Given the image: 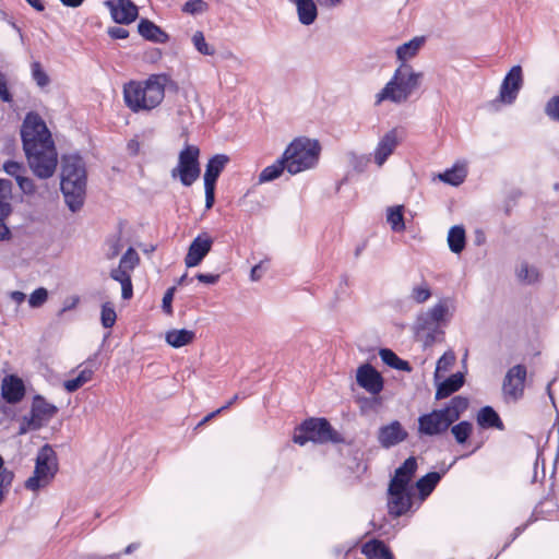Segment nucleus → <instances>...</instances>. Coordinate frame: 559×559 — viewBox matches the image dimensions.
Masks as SVG:
<instances>
[{"instance_id":"20e7f679","label":"nucleus","mask_w":559,"mask_h":559,"mask_svg":"<svg viewBox=\"0 0 559 559\" xmlns=\"http://www.w3.org/2000/svg\"><path fill=\"white\" fill-rule=\"evenodd\" d=\"M423 75L421 72L415 71L411 64H400L389 82L376 95V104L379 105L384 100L394 104L405 103L420 85Z\"/></svg>"},{"instance_id":"5fc2aeb1","label":"nucleus","mask_w":559,"mask_h":559,"mask_svg":"<svg viewBox=\"0 0 559 559\" xmlns=\"http://www.w3.org/2000/svg\"><path fill=\"white\" fill-rule=\"evenodd\" d=\"M175 293H176V287L173 286V287H169L166 293L164 294V297H163V300H162V308H163V311L166 313V314H173V306H171V302H173V299H174V296H175Z\"/></svg>"},{"instance_id":"4c0bfd02","label":"nucleus","mask_w":559,"mask_h":559,"mask_svg":"<svg viewBox=\"0 0 559 559\" xmlns=\"http://www.w3.org/2000/svg\"><path fill=\"white\" fill-rule=\"evenodd\" d=\"M403 211V205L391 206L386 211V222L395 233H401L405 229Z\"/></svg>"},{"instance_id":"c9c22d12","label":"nucleus","mask_w":559,"mask_h":559,"mask_svg":"<svg viewBox=\"0 0 559 559\" xmlns=\"http://www.w3.org/2000/svg\"><path fill=\"white\" fill-rule=\"evenodd\" d=\"M94 374V369L84 367L80 370L79 374L63 382V388L67 392L73 393L82 388L86 382L91 381Z\"/></svg>"},{"instance_id":"bf43d9fd","label":"nucleus","mask_w":559,"mask_h":559,"mask_svg":"<svg viewBox=\"0 0 559 559\" xmlns=\"http://www.w3.org/2000/svg\"><path fill=\"white\" fill-rule=\"evenodd\" d=\"M0 98L5 103L12 100V96L7 85V80L2 73H0Z\"/></svg>"},{"instance_id":"f257e3e1","label":"nucleus","mask_w":559,"mask_h":559,"mask_svg":"<svg viewBox=\"0 0 559 559\" xmlns=\"http://www.w3.org/2000/svg\"><path fill=\"white\" fill-rule=\"evenodd\" d=\"M21 139L27 164L39 179L53 176L58 166V153L51 133L36 112H28L21 127Z\"/></svg>"},{"instance_id":"a878e982","label":"nucleus","mask_w":559,"mask_h":559,"mask_svg":"<svg viewBox=\"0 0 559 559\" xmlns=\"http://www.w3.org/2000/svg\"><path fill=\"white\" fill-rule=\"evenodd\" d=\"M463 384L464 374L462 372L451 374L449 378L438 383L436 390V400H443L449 397L451 394L459 391Z\"/></svg>"},{"instance_id":"de8ad7c7","label":"nucleus","mask_w":559,"mask_h":559,"mask_svg":"<svg viewBox=\"0 0 559 559\" xmlns=\"http://www.w3.org/2000/svg\"><path fill=\"white\" fill-rule=\"evenodd\" d=\"M209 4L204 0H189L182 5V12L198 15L206 12Z\"/></svg>"},{"instance_id":"c03bdc74","label":"nucleus","mask_w":559,"mask_h":559,"mask_svg":"<svg viewBox=\"0 0 559 559\" xmlns=\"http://www.w3.org/2000/svg\"><path fill=\"white\" fill-rule=\"evenodd\" d=\"M14 479V472L11 469L0 471V506L5 499Z\"/></svg>"},{"instance_id":"1a4fd4ad","label":"nucleus","mask_w":559,"mask_h":559,"mask_svg":"<svg viewBox=\"0 0 559 559\" xmlns=\"http://www.w3.org/2000/svg\"><path fill=\"white\" fill-rule=\"evenodd\" d=\"M451 304L450 298H442L426 311L420 312L415 322L417 331L435 332L439 325L447 323L451 317Z\"/></svg>"},{"instance_id":"f3484780","label":"nucleus","mask_w":559,"mask_h":559,"mask_svg":"<svg viewBox=\"0 0 559 559\" xmlns=\"http://www.w3.org/2000/svg\"><path fill=\"white\" fill-rule=\"evenodd\" d=\"M402 139V132L394 128L388 131L378 142L374 151H373V159L374 163L381 167L388 158L393 154L394 150L400 144Z\"/></svg>"},{"instance_id":"4468645a","label":"nucleus","mask_w":559,"mask_h":559,"mask_svg":"<svg viewBox=\"0 0 559 559\" xmlns=\"http://www.w3.org/2000/svg\"><path fill=\"white\" fill-rule=\"evenodd\" d=\"M523 86V71L521 66H513L506 74L499 91V102L512 105Z\"/></svg>"},{"instance_id":"9d476101","label":"nucleus","mask_w":559,"mask_h":559,"mask_svg":"<svg viewBox=\"0 0 559 559\" xmlns=\"http://www.w3.org/2000/svg\"><path fill=\"white\" fill-rule=\"evenodd\" d=\"M229 162V157L225 154H216L212 156L205 167L204 173V190H205V207L211 209L215 202L216 181Z\"/></svg>"},{"instance_id":"603ef678","label":"nucleus","mask_w":559,"mask_h":559,"mask_svg":"<svg viewBox=\"0 0 559 559\" xmlns=\"http://www.w3.org/2000/svg\"><path fill=\"white\" fill-rule=\"evenodd\" d=\"M545 114L550 120L559 122V95H555L547 100Z\"/></svg>"},{"instance_id":"2eb2a0df","label":"nucleus","mask_w":559,"mask_h":559,"mask_svg":"<svg viewBox=\"0 0 559 559\" xmlns=\"http://www.w3.org/2000/svg\"><path fill=\"white\" fill-rule=\"evenodd\" d=\"M407 438L408 432L399 420H392L381 426L377 433V440L383 449H391L404 442Z\"/></svg>"},{"instance_id":"dca6fc26","label":"nucleus","mask_w":559,"mask_h":559,"mask_svg":"<svg viewBox=\"0 0 559 559\" xmlns=\"http://www.w3.org/2000/svg\"><path fill=\"white\" fill-rule=\"evenodd\" d=\"M104 4L118 24H131L139 15L138 7L131 0H106Z\"/></svg>"},{"instance_id":"b1692460","label":"nucleus","mask_w":559,"mask_h":559,"mask_svg":"<svg viewBox=\"0 0 559 559\" xmlns=\"http://www.w3.org/2000/svg\"><path fill=\"white\" fill-rule=\"evenodd\" d=\"M138 32L146 40L156 44H166L169 40V35L147 19H142L139 22Z\"/></svg>"},{"instance_id":"aec40b11","label":"nucleus","mask_w":559,"mask_h":559,"mask_svg":"<svg viewBox=\"0 0 559 559\" xmlns=\"http://www.w3.org/2000/svg\"><path fill=\"white\" fill-rule=\"evenodd\" d=\"M1 394L5 402L10 404L19 403L25 395L22 379L14 374L4 377L1 384Z\"/></svg>"},{"instance_id":"f8f14e48","label":"nucleus","mask_w":559,"mask_h":559,"mask_svg":"<svg viewBox=\"0 0 559 559\" xmlns=\"http://www.w3.org/2000/svg\"><path fill=\"white\" fill-rule=\"evenodd\" d=\"M417 421L418 433L428 437L440 436L453 425L441 408L420 415Z\"/></svg>"},{"instance_id":"69168bd1","label":"nucleus","mask_w":559,"mask_h":559,"mask_svg":"<svg viewBox=\"0 0 559 559\" xmlns=\"http://www.w3.org/2000/svg\"><path fill=\"white\" fill-rule=\"evenodd\" d=\"M133 295L132 281H128L121 284V296L123 299H130Z\"/></svg>"},{"instance_id":"79ce46f5","label":"nucleus","mask_w":559,"mask_h":559,"mask_svg":"<svg viewBox=\"0 0 559 559\" xmlns=\"http://www.w3.org/2000/svg\"><path fill=\"white\" fill-rule=\"evenodd\" d=\"M191 41L197 51L201 55L213 56L215 53V48L206 43L203 32L197 31L192 35Z\"/></svg>"},{"instance_id":"c756f323","label":"nucleus","mask_w":559,"mask_h":559,"mask_svg":"<svg viewBox=\"0 0 559 559\" xmlns=\"http://www.w3.org/2000/svg\"><path fill=\"white\" fill-rule=\"evenodd\" d=\"M361 552L368 559H390L392 554L382 540L371 539L364 544Z\"/></svg>"},{"instance_id":"6e6552de","label":"nucleus","mask_w":559,"mask_h":559,"mask_svg":"<svg viewBox=\"0 0 559 559\" xmlns=\"http://www.w3.org/2000/svg\"><path fill=\"white\" fill-rule=\"evenodd\" d=\"M199 156L200 148L187 144L179 153L177 166L170 171L171 178H179L185 187L192 186L201 173Z\"/></svg>"},{"instance_id":"09e8293b","label":"nucleus","mask_w":559,"mask_h":559,"mask_svg":"<svg viewBox=\"0 0 559 559\" xmlns=\"http://www.w3.org/2000/svg\"><path fill=\"white\" fill-rule=\"evenodd\" d=\"M140 258L133 248H129L120 259L119 266L132 271L139 263Z\"/></svg>"},{"instance_id":"412c9836","label":"nucleus","mask_w":559,"mask_h":559,"mask_svg":"<svg viewBox=\"0 0 559 559\" xmlns=\"http://www.w3.org/2000/svg\"><path fill=\"white\" fill-rule=\"evenodd\" d=\"M417 471V460L415 456H409L404 463L395 469L393 477L389 485L397 487L413 488L411 483Z\"/></svg>"},{"instance_id":"3c124183","label":"nucleus","mask_w":559,"mask_h":559,"mask_svg":"<svg viewBox=\"0 0 559 559\" xmlns=\"http://www.w3.org/2000/svg\"><path fill=\"white\" fill-rule=\"evenodd\" d=\"M32 76L40 87H45L49 84V76L38 61L32 63Z\"/></svg>"},{"instance_id":"4d7b16f0","label":"nucleus","mask_w":559,"mask_h":559,"mask_svg":"<svg viewBox=\"0 0 559 559\" xmlns=\"http://www.w3.org/2000/svg\"><path fill=\"white\" fill-rule=\"evenodd\" d=\"M110 277L114 281L119 282L120 284L126 283L131 280L130 271H128L119 265H118V267L111 270Z\"/></svg>"},{"instance_id":"338daca9","label":"nucleus","mask_w":559,"mask_h":559,"mask_svg":"<svg viewBox=\"0 0 559 559\" xmlns=\"http://www.w3.org/2000/svg\"><path fill=\"white\" fill-rule=\"evenodd\" d=\"M262 272H263L262 263L255 264L251 269V273H250L251 281H253V282L259 281L262 277Z\"/></svg>"},{"instance_id":"37998d69","label":"nucleus","mask_w":559,"mask_h":559,"mask_svg":"<svg viewBox=\"0 0 559 559\" xmlns=\"http://www.w3.org/2000/svg\"><path fill=\"white\" fill-rule=\"evenodd\" d=\"M518 278L526 284H533L538 280V271L523 262L516 270Z\"/></svg>"},{"instance_id":"0eeeda50","label":"nucleus","mask_w":559,"mask_h":559,"mask_svg":"<svg viewBox=\"0 0 559 559\" xmlns=\"http://www.w3.org/2000/svg\"><path fill=\"white\" fill-rule=\"evenodd\" d=\"M58 472V456L50 444L43 445L35 459L33 476L25 481V488L31 491H38L47 486Z\"/></svg>"},{"instance_id":"a18cd8bd","label":"nucleus","mask_w":559,"mask_h":559,"mask_svg":"<svg viewBox=\"0 0 559 559\" xmlns=\"http://www.w3.org/2000/svg\"><path fill=\"white\" fill-rule=\"evenodd\" d=\"M456 356L454 352L448 350L445 352L437 361L436 370H435V380H439V372L448 371L450 367L455 362Z\"/></svg>"},{"instance_id":"680f3d73","label":"nucleus","mask_w":559,"mask_h":559,"mask_svg":"<svg viewBox=\"0 0 559 559\" xmlns=\"http://www.w3.org/2000/svg\"><path fill=\"white\" fill-rule=\"evenodd\" d=\"M197 280L201 283L213 285L218 282L219 275L218 274H205V273H199L197 274Z\"/></svg>"},{"instance_id":"58836bf2","label":"nucleus","mask_w":559,"mask_h":559,"mask_svg":"<svg viewBox=\"0 0 559 559\" xmlns=\"http://www.w3.org/2000/svg\"><path fill=\"white\" fill-rule=\"evenodd\" d=\"M432 296V290L430 285L423 280L419 284H416L412 287L409 292V299L418 305L425 304Z\"/></svg>"},{"instance_id":"72a5a7b5","label":"nucleus","mask_w":559,"mask_h":559,"mask_svg":"<svg viewBox=\"0 0 559 559\" xmlns=\"http://www.w3.org/2000/svg\"><path fill=\"white\" fill-rule=\"evenodd\" d=\"M194 336L195 334L193 331L181 329L168 331L166 333L165 338L170 346L179 348L190 344L193 341Z\"/></svg>"},{"instance_id":"9b49d317","label":"nucleus","mask_w":559,"mask_h":559,"mask_svg":"<svg viewBox=\"0 0 559 559\" xmlns=\"http://www.w3.org/2000/svg\"><path fill=\"white\" fill-rule=\"evenodd\" d=\"M414 504L413 488L397 487L389 485L388 487V513L393 518H400L412 511Z\"/></svg>"},{"instance_id":"6e6d98bb","label":"nucleus","mask_w":559,"mask_h":559,"mask_svg":"<svg viewBox=\"0 0 559 559\" xmlns=\"http://www.w3.org/2000/svg\"><path fill=\"white\" fill-rule=\"evenodd\" d=\"M16 183L25 194H33L35 192L34 181L29 177L24 176V174L19 176Z\"/></svg>"},{"instance_id":"6ab92c4d","label":"nucleus","mask_w":559,"mask_h":559,"mask_svg":"<svg viewBox=\"0 0 559 559\" xmlns=\"http://www.w3.org/2000/svg\"><path fill=\"white\" fill-rule=\"evenodd\" d=\"M356 381L359 386L373 395L383 390V378L370 364H365L357 369Z\"/></svg>"},{"instance_id":"393cba45","label":"nucleus","mask_w":559,"mask_h":559,"mask_svg":"<svg viewBox=\"0 0 559 559\" xmlns=\"http://www.w3.org/2000/svg\"><path fill=\"white\" fill-rule=\"evenodd\" d=\"M425 37L417 36L396 48V59L400 64H409L407 61L415 58L425 44Z\"/></svg>"},{"instance_id":"39448f33","label":"nucleus","mask_w":559,"mask_h":559,"mask_svg":"<svg viewBox=\"0 0 559 559\" xmlns=\"http://www.w3.org/2000/svg\"><path fill=\"white\" fill-rule=\"evenodd\" d=\"M320 151L321 147L317 140L295 139L283 153L287 163V171L290 175H296L314 167L319 160Z\"/></svg>"},{"instance_id":"f03ea898","label":"nucleus","mask_w":559,"mask_h":559,"mask_svg":"<svg viewBox=\"0 0 559 559\" xmlns=\"http://www.w3.org/2000/svg\"><path fill=\"white\" fill-rule=\"evenodd\" d=\"M169 81L165 73L151 74L144 81H130L123 86L126 106L133 112L151 111L162 104Z\"/></svg>"},{"instance_id":"864d4df0","label":"nucleus","mask_w":559,"mask_h":559,"mask_svg":"<svg viewBox=\"0 0 559 559\" xmlns=\"http://www.w3.org/2000/svg\"><path fill=\"white\" fill-rule=\"evenodd\" d=\"M3 169L8 175L14 177L15 180H17L19 176H22L26 171L23 164L14 162V160L7 162L3 165Z\"/></svg>"},{"instance_id":"7ed1b4c3","label":"nucleus","mask_w":559,"mask_h":559,"mask_svg":"<svg viewBox=\"0 0 559 559\" xmlns=\"http://www.w3.org/2000/svg\"><path fill=\"white\" fill-rule=\"evenodd\" d=\"M60 188L69 210L78 212L83 206L86 194V166L81 155H62Z\"/></svg>"},{"instance_id":"0e129e2a","label":"nucleus","mask_w":559,"mask_h":559,"mask_svg":"<svg viewBox=\"0 0 559 559\" xmlns=\"http://www.w3.org/2000/svg\"><path fill=\"white\" fill-rule=\"evenodd\" d=\"M533 521H534V520H533V516H532V518L528 520V522H527V523H525V524H523V525H521V526H518V527L514 530V533H513V535H512L511 539H510V540L504 545L503 550H504L507 547H509V545H510L513 540H515V539H516V538H518V537H519V536H520V535H521V534L526 530V527L528 526V524H530V523H532Z\"/></svg>"},{"instance_id":"a19ab883","label":"nucleus","mask_w":559,"mask_h":559,"mask_svg":"<svg viewBox=\"0 0 559 559\" xmlns=\"http://www.w3.org/2000/svg\"><path fill=\"white\" fill-rule=\"evenodd\" d=\"M44 425L45 423L40 418L36 417V415L31 411L28 416H24L22 418L17 433L22 436L29 431L38 430Z\"/></svg>"},{"instance_id":"7c9ffc66","label":"nucleus","mask_w":559,"mask_h":559,"mask_svg":"<svg viewBox=\"0 0 559 559\" xmlns=\"http://www.w3.org/2000/svg\"><path fill=\"white\" fill-rule=\"evenodd\" d=\"M298 20L302 25H311L317 16L318 9L313 0H297Z\"/></svg>"},{"instance_id":"49530a36","label":"nucleus","mask_w":559,"mask_h":559,"mask_svg":"<svg viewBox=\"0 0 559 559\" xmlns=\"http://www.w3.org/2000/svg\"><path fill=\"white\" fill-rule=\"evenodd\" d=\"M117 314L115 308L110 302H105L102 306L100 321L104 328L110 329L116 323Z\"/></svg>"},{"instance_id":"13d9d810","label":"nucleus","mask_w":559,"mask_h":559,"mask_svg":"<svg viewBox=\"0 0 559 559\" xmlns=\"http://www.w3.org/2000/svg\"><path fill=\"white\" fill-rule=\"evenodd\" d=\"M79 302H80V297L79 296H72V297L68 298L63 302L62 308L59 310L58 316L61 317L67 311H70V310L74 309L78 306Z\"/></svg>"},{"instance_id":"052dcab7","label":"nucleus","mask_w":559,"mask_h":559,"mask_svg":"<svg viewBox=\"0 0 559 559\" xmlns=\"http://www.w3.org/2000/svg\"><path fill=\"white\" fill-rule=\"evenodd\" d=\"M108 34L114 39H126L129 36L128 29L120 26L110 27Z\"/></svg>"},{"instance_id":"774afa93","label":"nucleus","mask_w":559,"mask_h":559,"mask_svg":"<svg viewBox=\"0 0 559 559\" xmlns=\"http://www.w3.org/2000/svg\"><path fill=\"white\" fill-rule=\"evenodd\" d=\"M127 150L131 155H136L140 152V143L136 139H131L127 144Z\"/></svg>"},{"instance_id":"423d86ee","label":"nucleus","mask_w":559,"mask_h":559,"mask_svg":"<svg viewBox=\"0 0 559 559\" xmlns=\"http://www.w3.org/2000/svg\"><path fill=\"white\" fill-rule=\"evenodd\" d=\"M293 440L299 445H305L309 441L314 443L344 442L343 437L333 429L325 418H309L304 420L296 427Z\"/></svg>"},{"instance_id":"a211bd4d","label":"nucleus","mask_w":559,"mask_h":559,"mask_svg":"<svg viewBox=\"0 0 559 559\" xmlns=\"http://www.w3.org/2000/svg\"><path fill=\"white\" fill-rule=\"evenodd\" d=\"M213 245L212 238L203 233L198 235L189 246L188 253L185 258L187 267L198 266L211 251Z\"/></svg>"},{"instance_id":"f704fd0d","label":"nucleus","mask_w":559,"mask_h":559,"mask_svg":"<svg viewBox=\"0 0 559 559\" xmlns=\"http://www.w3.org/2000/svg\"><path fill=\"white\" fill-rule=\"evenodd\" d=\"M287 170V163L282 155L270 166H266L259 175V182H270L277 179L284 170Z\"/></svg>"},{"instance_id":"e2e57ef3","label":"nucleus","mask_w":559,"mask_h":559,"mask_svg":"<svg viewBox=\"0 0 559 559\" xmlns=\"http://www.w3.org/2000/svg\"><path fill=\"white\" fill-rule=\"evenodd\" d=\"M367 162H368V158L365 156H356L354 154L352 155V164H353L354 168L359 171L364 170V168L367 165Z\"/></svg>"},{"instance_id":"c85d7f7f","label":"nucleus","mask_w":559,"mask_h":559,"mask_svg":"<svg viewBox=\"0 0 559 559\" xmlns=\"http://www.w3.org/2000/svg\"><path fill=\"white\" fill-rule=\"evenodd\" d=\"M468 407V399L456 395L441 408L452 424H454Z\"/></svg>"},{"instance_id":"cd10ccee","label":"nucleus","mask_w":559,"mask_h":559,"mask_svg":"<svg viewBox=\"0 0 559 559\" xmlns=\"http://www.w3.org/2000/svg\"><path fill=\"white\" fill-rule=\"evenodd\" d=\"M31 411L46 424L56 416L58 407L48 403L43 396L36 395L33 400Z\"/></svg>"},{"instance_id":"bb28decb","label":"nucleus","mask_w":559,"mask_h":559,"mask_svg":"<svg viewBox=\"0 0 559 559\" xmlns=\"http://www.w3.org/2000/svg\"><path fill=\"white\" fill-rule=\"evenodd\" d=\"M478 426L484 429L496 428L498 430H503L504 425L499 416V414L491 406L481 407L476 417Z\"/></svg>"},{"instance_id":"8fccbe9b","label":"nucleus","mask_w":559,"mask_h":559,"mask_svg":"<svg viewBox=\"0 0 559 559\" xmlns=\"http://www.w3.org/2000/svg\"><path fill=\"white\" fill-rule=\"evenodd\" d=\"M48 299V290L45 287L36 288L28 297V305L31 308L41 307Z\"/></svg>"},{"instance_id":"ea45409f","label":"nucleus","mask_w":559,"mask_h":559,"mask_svg":"<svg viewBox=\"0 0 559 559\" xmlns=\"http://www.w3.org/2000/svg\"><path fill=\"white\" fill-rule=\"evenodd\" d=\"M451 433L459 444H464L473 432V425L467 420H462L450 427Z\"/></svg>"},{"instance_id":"ddd939ff","label":"nucleus","mask_w":559,"mask_h":559,"mask_svg":"<svg viewBox=\"0 0 559 559\" xmlns=\"http://www.w3.org/2000/svg\"><path fill=\"white\" fill-rule=\"evenodd\" d=\"M525 379V366L515 365L508 370L502 383V392L508 402H516L523 396Z\"/></svg>"},{"instance_id":"5701e85b","label":"nucleus","mask_w":559,"mask_h":559,"mask_svg":"<svg viewBox=\"0 0 559 559\" xmlns=\"http://www.w3.org/2000/svg\"><path fill=\"white\" fill-rule=\"evenodd\" d=\"M456 462L454 460L449 467L443 468L441 472H430L416 481V488L419 491L421 500H425L437 487L441 478L447 474L450 467Z\"/></svg>"},{"instance_id":"2f4dec72","label":"nucleus","mask_w":559,"mask_h":559,"mask_svg":"<svg viewBox=\"0 0 559 559\" xmlns=\"http://www.w3.org/2000/svg\"><path fill=\"white\" fill-rule=\"evenodd\" d=\"M448 245L453 253H461L466 245V234L462 225H454L448 233Z\"/></svg>"},{"instance_id":"4be33fe9","label":"nucleus","mask_w":559,"mask_h":559,"mask_svg":"<svg viewBox=\"0 0 559 559\" xmlns=\"http://www.w3.org/2000/svg\"><path fill=\"white\" fill-rule=\"evenodd\" d=\"M12 183L10 180L0 179V240L10 238V229L4 224V218L11 213V205L8 197L11 192Z\"/></svg>"},{"instance_id":"473e14b6","label":"nucleus","mask_w":559,"mask_h":559,"mask_svg":"<svg viewBox=\"0 0 559 559\" xmlns=\"http://www.w3.org/2000/svg\"><path fill=\"white\" fill-rule=\"evenodd\" d=\"M379 355L381 360L389 367L400 371H412V366L409 365V362L400 358L392 349L381 348L379 350Z\"/></svg>"},{"instance_id":"e433bc0d","label":"nucleus","mask_w":559,"mask_h":559,"mask_svg":"<svg viewBox=\"0 0 559 559\" xmlns=\"http://www.w3.org/2000/svg\"><path fill=\"white\" fill-rule=\"evenodd\" d=\"M466 178V170L463 166L454 165L452 168L447 169L439 175V179L448 185L457 187L464 182Z\"/></svg>"}]
</instances>
